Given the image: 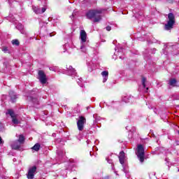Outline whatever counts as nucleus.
Masks as SVG:
<instances>
[{
  "mask_svg": "<svg viewBox=\"0 0 179 179\" xmlns=\"http://www.w3.org/2000/svg\"><path fill=\"white\" fill-rule=\"evenodd\" d=\"M80 37L82 43H86V38H87V34L85 30H81L80 32Z\"/></svg>",
  "mask_w": 179,
  "mask_h": 179,
  "instance_id": "8",
  "label": "nucleus"
},
{
  "mask_svg": "<svg viewBox=\"0 0 179 179\" xmlns=\"http://www.w3.org/2000/svg\"><path fill=\"white\" fill-rule=\"evenodd\" d=\"M119 160L121 164H124V163L125 162V152H124V151L120 152Z\"/></svg>",
  "mask_w": 179,
  "mask_h": 179,
  "instance_id": "10",
  "label": "nucleus"
},
{
  "mask_svg": "<svg viewBox=\"0 0 179 179\" xmlns=\"http://www.w3.org/2000/svg\"><path fill=\"white\" fill-rule=\"evenodd\" d=\"M70 17H73V15H71V16H70Z\"/></svg>",
  "mask_w": 179,
  "mask_h": 179,
  "instance_id": "30",
  "label": "nucleus"
},
{
  "mask_svg": "<svg viewBox=\"0 0 179 179\" xmlns=\"http://www.w3.org/2000/svg\"><path fill=\"white\" fill-rule=\"evenodd\" d=\"M2 51H3V52H6V51H8V48H3Z\"/></svg>",
  "mask_w": 179,
  "mask_h": 179,
  "instance_id": "26",
  "label": "nucleus"
},
{
  "mask_svg": "<svg viewBox=\"0 0 179 179\" xmlns=\"http://www.w3.org/2000/svg\"><path fill=\"white\" fill-rule=\"evenodd\" d=\"M101 76H103V83L107 82V79H108V71H104L101 72Z\"/></svg>",
  "mask_w": 179,
  "mask_h": 179,
  "instance_id": "11",
  "label": "nucleus"
},
{
  "mask_svg": "<svg viewBox=\"0 0 179 179\" xmlns=\"http://www.w3.org/2000/svg\"><path fill=\"white\" fill-rule=\"evenodd\" d=\"M38 79L42 83V85H45L47 83V76H45V73L43 71H38Z\"/></svg>",
  "mask_w": 179,
  "mask_h": 179,
  "instance_id": "5",
  "label": "nucleus"
},
{
  "mask_svg": "<svg viewBox=\"0 0 179 179\" xmlns=\"http://www.w3.org/2000/svg\"><path fill=\"white\" fill-rule=\"evenodd\" d=\"M36 171H37V167L36 166L31 167L28 171L27 178L28 179L34 178V174L36 173Z\"/></svg>",
  "mask_w": 179,
  "mask_h": 179,
  "instance_id": "6",
  "label": "nucleus"
},
{
  "mask_svg": "<svg viewBox=\"0 0 179 179\" xmlns=\"http://www.w3.org/2000/svg\"><path fill=\"white\" fill-rule=\"evenodd\" d=\"M146 82V78L145 77H143L142 78V85L143 87H146V84H145Z\"/></svg>",
  "mask_w": 179,
  "mask_h": 179,
  "instance_id": "21",
  "label": "nucleus"
},
{
  "mask_svg": "<svg viewBox=\"0 0 179 179\" xmlns=\"http://www.w3.org/2000/svg\"><path fill=\"white\" fill-rule=\"evenodd\" d=\"M3 145V141L2 140V138L0 136V145Z\"/></svg>",
  "mask_w": 179,
  "mask_h": 179,
  "instance_id": "24",
  "label": "nucleus"
},
{
  "mask_svg": "<svg viewBox=\"0 0 179 179\" xmlns=\"http://www.w3.org/2000/svg\"><path fill=\"white\" fill-rule=\"evenodd\" d=\"M148 90H149V87L146 88V91L145 92H148Z\"/></svg>",
  "mask_w": 179,
  "mask_h": 179,
  "instance_id": "28",
  "label": "nucleus"
},
{
  "mask_svg": "<svg viewBox=\"0 0 179 179\" xmlns=\"http://www.w3.org/2000/svg\"><path fill=\"white\" fill-rule=\"evenodd\" d=\"M77 83H78V85H79V81L78 80H77Z\"/></svg>",
  "mask_w": 179,
  "mask_h": 179,
  "instance_id": "31",
  "label": "nucleus"
},
{
  "mask_svg": "<svg viewBox=\"0 0 179 179\" xmlns=\"http://www.w3.org/2000/svg\"><path fill=\"white\" fill-rule=\"evenodd\" d=\"M106 30H107V31H110L111 30V27H110V26L106 27Z\"/></svg>",
  "mask_w": 179,
  "mask_h": 179,
  "instance_id": "25",
  "label": "nucleus"
},
{
  "mask_svg": "<svg viewBox=\"0 0 179 179\" xmlns=\"http://www.w3.org/2000/svg\"><path fill=\"white\" fill-rule=\"evenodd\" d=\"M80 50L83 52H86V47H85V45H82L80 47Z\"/></svg>",
  "mask_w": 179,
  "mask_h": 179,
  "instance_id": "22",
  "label": "nucleus"
},
{
  "mask_svg": "<svg viewBox=\"0 0 179 179\" xmlns=\"http://www.w3.org/2000/svg\"><path fill=\"white\" fill-rule=\"evenodd\" d=\"M169 85L170 86H176V83H177V80H176V79L172 78L169 80Z\"/></svg>",
  "mask_w": 179,
  "mask_h": 179,
  "instance_id": "15",
  "label": "nucleus"
},
{
  "mask_svg": "<svg viewBox=\"0 0 179 179\" xmlns=\"http://www.w3.org/2000/svg\"><path fill=\"white\" fill-rule=\"evenodd\" d=\"M168 22L165 24L164 29L165 30H171L173 27L174 26V23H176V17H174V14L170 13L168 15Z\"/></svg>",
  "mask_w": 179,
  "mask_h": 179,
  "instance_id": "2",
  "label": "nucleus"
},
{
  "mask_svg": "<svg viewBox=\"0 0 179 179\" xmlns=\"http://www.w3.org/2000/svg\"><path fill=\"white\" fill-rule=\"evenodd\" d=\"M86 124V118L83 116H80L78 120L77 121V127L79 131H82L85 128V124Z\"/></svg>",
  "mask_w": 179,
  "mask_h": 179,
  "instance_id": "4",
  "label": "nucleus"
},
{
  "mask_svg": "<svg viewBox=\"0 0 179 179\" xmlns=\"http://www.w3.org/2000/svg\"><path fill=\"white\" fill-rule=\"evenodd\" d=\"M45 10H46L45 8H42V9L41 10V13H44Z\"/></svg>",
  "mask_w": 179,
  "mask_h": 179,
  "instance_id": "23",
  "label": "nucleus"
},
{
  "mask_svg": "<svg viewBox=\"0 0 179 179\" xmlns=\"http://www.w3.org/2000/svg\"><path fill=\"white\" fill-rule=\"evenodd\" d=\"M101 10H91L88 13H87V19H94L93 22L94 23H97L101 20Z\"/></svg>",
  "mask_w": 179,
  "mask_h": 179,
  "instance_id": "1",
  "label": "nucleus"
},
{
  "mask_svg": "<svg viewBox=\"0 0 179 179\" xmlns=\"http://www.w3.org/2000/svg\"><path fill=\"white\" fill-rule=\"evenodd\" d=\"M18 142L20 143H24V136H23V135H22V134L20 135Z\"/></svg>",
  "mask_w": 179,
  "mask_h": 179,
  "instance_id": "18",
  "label": "nucleus"
},
{
  "mask_svg": "<svg viewBox=\"0 0 179 179\" xmlns=\"http://www.w3.org/2000/svg\"><path fill=\"white\" fill-rule=\"evenodd\" d=\"M34 9V12H35L36 13V15H38V13H41V9L38 8L37 7H34L33 8Z\"/></svg>",
  "mask_w": 179,
  "mask_h": 179,
  "instance_id": "19",
  "label": "nucleus"
},
{
  "mask_svg": "<svg viewBox=\"0 0 179 179\" xmlns=\"http://www.w3.org/2000/svg\"><path fill=\"white\" fill-rule=\"evenodd\" d=\"M12 149H14L15 150H17L20 149V145L17 143V141H15L13 144H11Z\"/></svg>",
  "mask_w": 179,
  "mask_h": 179,
  "instance_id": "12",
  "label": "nucleus"
},
{
  "mask_svg": "<svg viewBox=\"0 0 179 179\" xmlns=\"http://www.w3.org/2000/svg\"><path fill=\"white\" fill-rule=\"evenodd\" d=\"M67 69L69 71V75H71V76H76V71L75 69H73V67H72V66H67Z\"/></svg>",
  "mask_w": 179,
  "mask_h": 179,
  "instance_id": "9",
  "label": "nucleus"
},
{
  "mask_svg": "<svg viewBox=\"0 0 179 179\" xmlns=\"http://www.w3.org/2000/svg\"><path fill=\"white\" fill-rule=\"evenodd\" d=\"M129 100H131V97L129 96H124V97L122 98V101H124V103H129V102H130Z\"/></svg>",
  "mask_w": 179,
  "mask_h": 179,
  "instance_id": "17",
  "label": "nucleus"
},
{
  "mask_svg": "<svg viewBox=\"0 0 179 179\" xmlns=\"http://www.w3.org/2000/svg\"><path fill=\"white\" fill-rule=\"evenodd\" d=\"M75 179V178H74Z\"/></svg>",
  "mask_w": 179,
  "mask_h": 179,
  "instance_id": "32",
  "label": "nucleus"
},
{
  "mask_svg": "<svg viewBox=\"0 0 179 179\" xmlns=\"http://www.w3.org/2000/svg\"><path fill=\"white\" fill-rule=\"evenodd\" d=\"M7 114H9V115H10V117L12 118V122L15 124V125H17V124H19V120H17V118H16V115H15V112H13L10 109H9L8 110Z\"/></svg>",
  "mask_w": 179,
  "mask_h": 179,
  "instance_id": "7",
  "label": "nucleus"
},
{
  "mask_svg": "<svg viewBox=\"0 0 179 179\" xmlns=\"http://www.w3.org/2000/svg\"><path fill=\"white\" fill-rule=\"evenodd\" d=\"M17 29H18V30L20 31V32L22 33V34H24V30L23 29V25H22L21 24H18L17 27Z\"/></svg>",
  "mask_w": 179,
  "mask_h": 179,
  "instance_id": "16",
  "label": "nucleus"
},
{
  "mask_svg": "<svg viewBox=\"0 0 179 179\" xmlns=\"http://www.w3.org/2000/svg\"><path fill=\"white\" fill-rule=\"evenodd\" d=\"M9 95H10V97L13 103H15V100H16V99H17V97L15 94V92H13V91H10L9 92Z\"/></svg>",
  "mask_w": 179,
  "mask_h": 179,
  "instance_id": "13",
  "label": "nucleus"
},
{
  "mask_svg": "<svg viewBox=\"0 0 179 179\" xmlns=\"http://www.w3.org/2000/svg\"><path fill=\"white\" fill-rule=\"evenodd\" d=\"M136 155L141 163H143L145 162V148H143V145H138L137 146Z\"/></svg>",
  "mask_w": 179,
  "mask_h": 179,
  "instance_id": "3",
  "label": "nucleus"
},
{
  "mask_svg": "<svg viewBox=\"0 0 179 179\" xmlns=\"http://www.w3.org/2000/svg\"><path fill=\"white\" fill-rule=\"evenodd\" d=\"M41 145L39 143H36L31 148L33 150H35L36 152H38L40 150Z\"/></svg>",
  "mask_w": 179,
  "mask_h": 179,
  "instance_id": "14",
  "label": "nucleus"
},
{
  "mask_svg": "<svg viewBox=\"0 0 179 179\" xmlns=\"http://www.w3.org/2000/svg\"><path fill=\"white\" fill-rule=\"evenodd\" d=\"M12 44L13 45H19V41L15 39L12 41Z\"/></svg>",
  "mask_w": 179,
  "mask_h": 179,
  "instance_id": "20",
  "label": "nucleus"
},
{
  "mask_svg": "<svg viewBox=\"0 0 179 179\" xmlns=\"http://www.w3.org/2000/svg\"><path fill=\"white\" fill-rule=\"evenodd\" d=\"M108 163H111V160H108Z\"/></svg>",
  "mask_w": 179,
  "mask_h": 179,
  "instance_id": "29",
  "label": "nucleus"
},
{
  "mask_svg": "<svg viewBox=\"0 0 179 179\" xmlns=\"http://www.w3.org/2000/svg\"><path fill=\"white\" fill-rule=\"evenodd\" d=\"M78 80H79V82H82V78H78Z\"/></svg>",
  "mask_w": 179,
  "mask_h": 179,
  "instance_id": "27",
  "label": "nucleus"
}]
</instances>
